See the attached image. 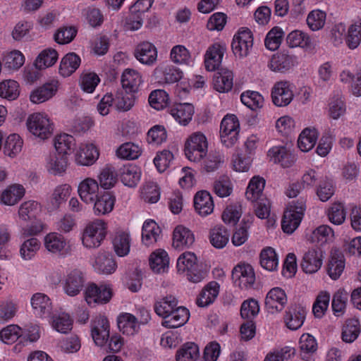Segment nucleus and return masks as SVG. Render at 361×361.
I'll return each instance as SVG.
<instances>
[{
  "mask_svg": "<svg viewBox=\"0 0 361 361\" xmlns=\"http://www.w3.org/2000/svg\"><path fill=\"white\" fill-rule=\"evenodd\" d=\"M40 212L41 204L37 201L27 200L20 204L18 217L20 233L23 237L37 235L44 231V224L39 219Z\"/></svg>",
  "mask_w": 361,
  "mask_h": 361,
  "instance_id": "obj_1",
  "label": "nucleus"
},
{
  "mask_svg": "<svg viewBox=\"0 0 361 361\" xmlns=\"http://www.w3.org/2000/svg\"><path fill=\"white\" fill-rule=\"evenodd\" d=\"M28 133L39 141L51 138L54 132V123L45 112L38 111L30 114L25 121Z\"/></svg>",
  "mask_w": 361,
  "mask_h": 361,
  "instance_id": "obj_2",
  "label": "nucleus"
},
{
  "mask_svg": "<svg viewBox=\"0 0 361 361\" xmlns=\"http://www.w3.org/2000/svg\"><path fill=\"white\" fill-rule=\"evenodd\" d=\"M176 269L179 274L185 275L191 283H200L207 276L206 272L199 268L197 257L190 251L182 253L178 257Z\"/></svg>",
  "mask_w": 361,
  "mask_h": 361,
  "instance_id": "obj_3",
  "label": "nucleus"
},
{
  "mask_svg": "<svg viewBox=\"0 0 361 361\" xmlns=\"http://www.w3.org/2000/svg\"><path fill=\"white\" fill-rule=\"evenodd\" d=\"M208 145L206 135L199 131L195 132L186 137L183 152L188 161L199 163L207 157Z\"/></svg>",
  "mask_w": 361,
  "mask_h": 361,
  "instance_id": "obj_4",
  "label": "nucleus"
},
{
  "mask_svg": "<svg viewBox=\"0 0 361 361\" xmlns=\"http://www.w3.org/2000/svg\"><path fill=\"white\" fill-rule=\"evenodd\" d=\"M107 231L108 224L104 219H96L89 221L81 235L82 245L87 249L99 247L105 239Z\"/></svg>",
  "mask_w": 361,
  "mask_h": 361,
  "instance_id": "obj_5",
  "label": "nucleus"
},
{
  "mask_svg": "<svg viewBox=\"0 0 361 361\" xmlns=\"http://www.w3.org/2000/svg\"><path fill=\"white\" fill-rule=\"evenodd\" d=\"M49 280L54 284L61 281L59 277L56 279L49 276ZM85 281V273L79 268H71L66 271V275L61 280L62 289L64 293L70 297L80 294Z\"/></svg>",
  "mask_w": 361,
  "mask_h": 361,
  "instance_id": "obj_6",
  "label": "nucleus"
},
{
  "mask_svg": "<svg viewBox=\"0 0 361 361\" xmlns=\"http://www.w3.org/2000/svg\"><path fill=\"white\" fill-rule=\"evenodd\" d=\"M114 295L113 286L108 283H89L84 291V299L90 307L108 303Z\"/></svg>",
  "mask_w": 361,
  "mask_h": 361,
  "instance_id": "obj_7",
  "label": "nucleus"
},
{
  "mask_svg": "<svg viewBox=\"0 0 361 361\" xmlns=\"http://www.w3.org/2000/svg\"><path fill=\"white\" fill-rule=\"evenodd\" d=\"M306 209L305 201L300 199L293 201L284 212L281 221L282 230L288 234L293 233L300 226Z\"/></svg>",
  "mask_w": 361,
  "mask_h": 361,
  "instance_id": "obj_8",
  "label": "nucleus"
},
{
  "mask_svg": "<svg viewBox=\"0 0 361 361\" xmlns=\"http://www.w3.org/2000/svg\"><path fill=\"white\" fill-rule=\"evenodd\" d=\"M100 153L98 146L92 141L78 144L73 151V161L78 166H91L99 159Z\"/></svg>",
  "mask_w": 361,
  "mask_h": 361,
  "instance_id": "obj_9",
  "label": "nucleus"
},
{
  "mask_svg": "<svg viewBox=\"0 0 361 361\" xmlns=\"http://www.w3.org/2000/svg\"><path fill=\"white\" fill-rule=\"evenodd\" d=\"M90 336L95 345L102 348L107 344L110 336V322L104 315H98L90 322Z\"/></svg>",
  "mask_w": 361,
  "mask_h": 361,
  "instance_id": "obj_10",
  "label": "nucleus"
},
{
  "mask_svg": "<svg viewBox=\"0 0 361 361\" xmlns=\"http://www.w3.org/2000/svg\"><path fill=\"white\" fill-rule=\"evenodd\" d=\"M271 99L277 107L288 106L294 99V85L286 80L275 82L271 89Z\"/></svg>",
  "mask_w": 361,
  "mask_h": 361,
  "instance_id": "obj_11",
  "label": "nucleus"
},
{
  "mask_svg": "<svg viewBox=\"0 0 361 361\" xmlns=\"http://www.w3.org/2000/svg\"><path fill=\"white\" fill-rule=\"evenodd\" d=\"M240 123L233 114L224 117L220 126V137L222 143L227 147L233 146L238 140Z\"/></svg>",
  "mask_w": 361,
  "mask_h": 361,
  "instance_id": "obj_12",
  "label": "nucleus"
},
{
  "mask_svg": "<svg viewBox=\"0 0 361 361\" xmlns=\"http://www.w3.org/2000/svg\"><path fill=\"white\" fill-rule=\"evenodd\" d=\"M233 284L241 289H249L255 282V274L253 267L245 262H240L232 270Z\"/></svg>",
  "mask_w": 361,
  "mask_h": 361,
  "instance_id": "obj_13",
  "label": "nucleus"
},
{
  "mask_svg": "<svg viewBox=\"0 0 361 361\" xmlns=\"http://www.w3.org/2000/svg\"><path fill=\"white\" fill-rule=\"evenodd\" d=\"M60 86L61 83L57 79L44 82L30 92V102L34 104H40L51 100L57 94Z\"/></svg>",
  "mask_w": 361,
  "mask_h": 361,
  "instance_id": "obj_14",
  "label": "nucleus"
},
{
  "mask_svg": "<svg viewBox=\"0 0 361 361\" xmlns=\"http://www.w3.org/2000/svg\"><path fill=\"white\" fill-rule=\"evenodd\" d=\"M253 45V37L250 29L241 27L233 38L231 47L234 55L238 58L246 57Z\"/></svg>",
  "mask_w": 361,
  "mask_h": 361,
  "instance_id": "obj_15",
  "label": "nucleus"
},
{
  "mask_svg": "<svg viewBox=\"0 0 361 361\" xmlns=\"http://www.w3.org/2000/svg\"><path fill=\"white\" fill-rule=\"evenodd\" d=\"M288 302L286 291L280 287L271 288L267 293L264 299L265 309L269 314L280 313Z\"/></svg>",
  "mask_w": 361,
  "mask_h": 361,
  "instance_id": "obj_16",
  "label": "nucleus"
},
{
  "mask_svg": "<svg viewBox=\"0 0 361 361\" xmlns=\"http://www.w3.org/2000/svg\"><path fill=\"white\" fill-rule=\"evenodd\" d=\"M102 192L99 182L91 177L82 179L78 184L77 193L81 202L86 204L93 203L94 200Z\"/></svg>",
  "mask_w": 361,
  "mask_h": 361,
  "instance_id": "obj_17",
  "label": "nucleus"
},
{
  "mask_svg": "<svg viewBox=\"0 0 361 361\" xmlns=\"http://www.w3.org/2000/svg\"><path fill=\"white\" fill-rule=\"evenodd\" d=\"M307 312V309L300 305L289 306L284 312L283 317L285 326L290 331L299 329L305 322Z\"/></svg>",
  "mask_w": 361,
  "mask_h": 361,
  "instance_id": "obj_18",
  "label": "nucleus"
},
{
  "mask_svg": "<svg viewBox=\"0 0 361 361\" xmlns=\"http://www.w3.org/2000/svg\"><path fill=\"white\" fill-rule=\"evenodd\" d=\"M30 305L35 317L44 319L49 317L52 312V302L45 293H36L30 298Z\"/></svg>",
  "mask_w": 361,
  "mask_h": 361,
  "instance_id": "obj_19",
  "label": "nucleus"
},
{
  "mask_svg": "<svg viewBox=\"0 0 361 361\" xmlns=\"http://www.w3.org/2000/svg\"><path fill=\"white\" fill-rule=\"evenodd\" d=\"M43 245L51 254L64 255L68 253V245L63 235L57 232H50L44 235Z\"/></svg>",
  "mask_w": 361,
  "mask_h": 361,
  "instance_id": "obj_20",
  "label": "nucleus"
},
{
  "mask_svg": "<svg viewBox=\"0 0 361 361\" xmlns=\"http://www.w3.org/2000/svg\"><path fill=\"white\" fill-rule=\"evenodd\" d=\"M324 256L322 252L317 249H311L305 252L302 262L301 269L306 274H314L320 270L322 267Z\"/></svg>",
  "mask_w": 361,
  "mask_h": 361,
  "instance_id": "obj_21",
  "label": "nucleus"
},
{
  "mask_svg": "<svg viewBox=\"0 0 361 361\" xmlns=\"http://www.w3.org/2000/svg\"><path fill=\"white\" fill-rule=\"evenodd\" d=\"M226 50V44L222 42H215L209 47L204 54V66L207 71H214L219 67Z\"/></svg>",
  "mask_w": 361,
  "mask_h": 361,
  "instance_id": "obj_22",
  "label": "nucleus"
},
{
  "mask_svg": "<svg viewBox=\"0 0 361 361\" xmlns=\"http://www.w3.org/2000/svg\"><path fill=\"white\" fill-rule=\"evenodd\" d=\"M269 161L279 164L283 168H289L293 165L295 159L290 151L283 145L271 147L267 152Z\"/></svg>",
  "mask_w": 361,
  "mask_h": 361,
  "instance_id": "obj_23",
  "label": "nucleus"
},
{
  "mask_svg": "<svg viewBox=\"0 0 361 361\" xmlns=\"http://www.w3.org/2000/svg\"><path fill=\"white\" fill-rule=\"evenodd\" d=\"M94 271L102 275L114 274L117 269V263L114 257L109 254L99 252L91 261Z\"/></svg>",
  "mask_w": 361,
  "mask_h": 361,
  "instance_id": "obj_24",
  "label": "nucleus"
},
{
  "mask_svg": "<svg viewBox=\"0 0 361 361\" xmlns=\"http://www.w3.org/2000/svg\"><path fill=\"white\" fill-rule=\"evenodd\" d=\"M195 242V235L191 230L183 226L175 227L172 235V246L177 250L190 247Z\"/></svg>",
  "mask_w": 361,
  "mask_h": 361,
  "instance_id": "obj_25",
  "label": "nucleus"
},
{
  "mask_svg": "<svg viewBox=\"0 0 361 361\" xmlns=\"http://www.w3.org/2000/svg\"><path fill=\"white\" fill-rule=\"evenodd\" d=\"M195 109L190 103H175L169 109V114L182 126H188L192 119Z\"/></svg>",
  "mask_w": 361,
  "mask_h": 361,
  "instance_id": "obj_26",
  "label": "nucleus"
},
{
  "mask_svg": "<svg viewBox=\"0 0 361 361\" xmlns=\"http://www.w3.org/2000/svg\"><path fill=\"white\" fill-rule=\"evenodd\" d=\"M112 245L117 256H127L130 250L131 237L128 229H118L112 235Z\"/></svg>",
  "mask_w": 361,
  "mask_h": 361,
  "instance_id": "obj_27",
  "label": "nucleus"
},
{
  "mask_svg": "<svg viewBox=\"0 0 361 361\" xmlns=\"http://www.w3.org/2000/svg\"><path fill=\"white\" fill-rule=\"evenodd\" d=\"M25 188L21 184L13 183L0 191V204L16 205L25 195Z\"/></svg>",
  "mask_w": 361,
  "mask_h": 361,
  "instance_id": "obj_28",
  "label": "nucleus"
},
{
  "mask_svg": "<svg viewBox=\"0 0 361 361\" xmlns=\"http://www.w3.org/2000/svg\"><path fill=\"white\" fill-rule=\"evenodd\" d=\"M116 197L109 192H102L94 200L92 211L96 216H105L110 214L115 206Z\"/></svg>",
  "mask_w": 361,
  "mask_h": 361,
  "instance_id": "obj_29",
  "label": "nucleus"
},
{
  "mask_svg": "<svg viewBox=\"0 0 361 361\" xmlns=\"http://www.w3.org/2000/svg\"><path fill=\"white\" fill-rule=\"evenodd\" d=\"M116 322L118 330L125 336H133L140 331V323L130 313H120L116 318Z\"/></svg>",
  "mask_w": 361,
  "mask_h": 361,
  "instance_id": "obj_30",
  "label": "nucleus"
},
{
  "mask_svg": "<svg viewBox=\"0 0 361 361\" xmlns=\"http://www.w3.org/2000/svg\"><path fill=\"white\" fill-rule=\"evenodd\" d=\"M220 292L218 282L212 281L207 283L197 296L195 303L200 307H207L213 304Z\"/></svg>",
  "mask_w": 361,
  "mask_h": 361,
  "instance_id": "obj_31",
  "label": "nucleus"
},
{
  "mask_svg": "<svg viewBox=\"0 0 361 361\" xmlns=\"http://www.w3.org/2000/svg\"><path fill=\"white\" fill-rule=\"evenodd\" d=\"M2 66L9 73L18 71L25 63L24 54L18 49L5 51L2 56Z\"/></svg>",
  "mask_w": 361,
  "mask_h": 361,
  "instance_id": "obj_32",
  "label": "nucleus"
},
{
  "mask_svg": "<svg viewBox=\"0 0 361 361\" xmlns=\"http://www.w3.org/2000/svg\"><path fill=\"white\" fill-rule=\"evenodd\" d=\"M121 82L123 89L126 92L135 94L139 91L143 80L140 73L137 71L126 68L121 75Z\"/></svg>",
  "mask_w": 361,
  "mask_h": 361,
  "instance_id": "obj_33",
  "label": "nucleus"
},
{
  "mask_svg": "<svg viewBox=\"0 0 361 361\" xmlns=\"http://www.w3.org/2000/svg\"><path fill=\"white\" fill-rule=\"evenodd\" d=\"M135 56L141 63L151 66L157 61V49L152 43L143 42L136 47Z\"/></svg>",
  "mask_w": 361,
  "mask_h": 361,
  "instance_id": "obj_34",
  "label": "nucleus"
},
{
  "mask_svg": "<svg viewBox=\"0 0 361 361\" xmlns=\"http://www.w3.org/2000/svg\"><path fill=\"white\" fill-rule=\"evenodd\" d=\"M59 59L58 51L51 47L42 49L35 57L33 66L37 71H44L54 66Z\"/></svg>",
  "mask_w": 361,
  "mask_h": 361,
  "instance_id": "obj_35",
  "label": "nucleus"
},
{
  "mask_svg": "<svg viewBox=\"0 0 361 361\" xmlns=\"http://www.w3.org/2000/svg\"><path fill=\"white\" fill-rule=\"evenodd\" d=\"M149 267L154 273L163 274L169 267V256L164 249H157L149 257Z\"/></svg>",
  "mask_w": 361,
  "mask_h": 361,
  "instance_id": "obj_36",
  "label": "nucleus"
},
{
  "mask_svg": "<svg viewBox=\"0 0 361 361\" xmlns=\"http://www.w3.org/2000/svg\"><path fill=\"white\" fill-rule=\"evenodd\" d=\"M194 207L197 214L202 216L212 214L214 204L210 193L206 190L197 192L194 197Z\"/></svg>",
  "mask_w": 361,
  "mask_h": 361,
  "instance_id": "obj_37",
  "label": "nucleus"
},
{
  "mask_svg": "<svg viewBox=\"0 0 361 361\" xmlns=\"http://www.w3.org/2000/svg\"><path fill=\"white\" fill-rule=\"evenodd\" d=\"M24 240L19 247V255L25 262L35 259L41 249L40 240L35 235Z\"/></svg>",
  "mask_w": 361,
  "mask_h": 361,
  "instance_id": "obj_38",
  "label": "nucleus"
},
{
  "mask_svg": "<svg viewBox=\"0 0 361 361\" xmlns=\"http://www.w3.org/2000/svg\"><path fill=\"white\" fill-rule=\"evenodd\" d=\"M169 58L176 65L193 67L195 64V59L190 51L182 44H177L171 48Z\"/></svg>",
  "mask_w": 361,
  "mask_h": 361,
  "instance_id": "obj_39",
  "label": "nucleus"
},
{
  "mask_svg": "<svg viewBox=\"0 0 361 361\" xmlns=\"http://www.w3.org/2000/svg\"><path fill=\"white\" fill-rule=\"evenodd\" d=\"M23 145V139L18 133H11L6 137L4 136V153L6 157L14 159L21 152Z\"/></svg>",
  "mask_w": 361,
  "mask_h": 361,
  "instance_id": "obj_40",
  "label": "nucleus"
},
{
  "mask_svg": "<svg viewBox=\"0 0 361 361\" xmlns=\"http://www.w3.org/2000/svg\"><path fill=\"white\" fill-rule=\"evenodd\" d=\"M297 63L296 57L286 54H274L270 59L268 67L274 72H286Z\"/></svg>",
  "mask_w": 361,
  "mask_h": 361,
  "instance_id": "obj_41",
  "label": "nucleus"
},
{
  "mask_svg": "<svg viewBox=\"0 0 361 361\" xmlns=\"http://www.w3.org/2000/svg\"><path fill=\"white\" fill-rule=\"evenodd\" d=\"M81 63L80 57L75 53L66 54L61 59L59 66V74L63 78L70 77L73 74Z\"/></svg>",
  "mask_w": 361,
  "mask_h": 361,
  "instance_id": "obj_42",
  "label": "nucleus"
},
{
  "mask_svg": "<svg viewBox=\"0 0 361 361\" xmlns=\"http://www.w3.org/2000/svg\"><path fill=\"white\" fill-rule=\"evenodd\" d=\"M190 318L189 310L183 306H177L176 308L161 322L162 326L175 329L183 326Z\"/></svg>",
  "mask_w": 361,
  "mask_h": 361,
  "instance_id": "obj_43",
  "label": "nucleus"
},
{
  "mask_svg": "<svg viewBox=\"0 0 361 361\" xmlns=\"http://www.w3.org/2000/svg\"><path fill=\"white\" fill-rule=\"evenodd\" d=\"M67 166V157L59 153L50 154L46 159L45 168L50 174L61 176L66 172Z\"/></svg>",
  "mask_w": 361,
  "mask_h": 361,
  "instance_id": "obj_44",
  "label": "nucleus"
},
{
  "mask_svg": "<svg viewBox=\"0 0 361 361\" xmlns=\"http://www.w3.org/2000/svg\"><path fill=\"white\" fill-rule=\"evenodd\" d=\"M319 133L314 128H305L298 135L297 145L300 151L308 152L315 146Z\"/></svg>",
  "mask_w": 361,
  "mask_h": 361,
  "instance_id": "obj_45",
  "label": "nucleus"
},
{
  "mask_svg": "<svg viewBox=\"0 0 361 361\" xmlns=\"http://www.w3.org/2000/svg\"><path fill=\"white\" fill-rule=\"evenodd\" d=\"M72 187L68 183L56 186L49 197L48 205L52 209H57L71 196Z\"/></svg>",
  "mask_w": 361,
  "mask_h": 361,
  "instance_id": "obj_46",
  "label": "nucleus"
},
{
  "mask_svg": "<svg viewBox=\"0 0 361 361\" xmlns=\"http://www.w3.org/2000/svg\"><path fill=\"white\" fill-rule=\"evenodd\" d=\"M118 175L121 181L127 187H135L140 182L141 171L140 168L133 164L125 165L120 168Z\"/></svg>",
  "mask_w": 361,
  "mask_h": 361,
  "instance_id": "obj_47",
  "label": "nucleus"
},
{
  "mask_svg": "<svg viewBox=\"0 0 361 361\" xmlns=\"http://www.w3.org/2000/svg\"><path fill=\"white\" fill-rule=\"evenodd\" d=\"M209 239L213 247L222 249L229 241L230 231L223 225H216L210 229Z\"/></svg>",
  "mask_w": 361,
  "mask_h": 361,
  "instance_id": "obj_48",
  "label": "nucleus"
},
{
  "mask_svg": "<svg viewBox=\"0 0 361 361\" xmlns=\"http://www.w3.org/2000/svg\"><path fill=\"white\" fill-rule=\"evenodd\" d=\"M20 83L13 79H5L0 82V97L9 102L16 100L20 95Z\"/></svg>",
  "mask_w": 361,
  "mask_h": 361,
  "instance_id": "obj_49",
  "label": "nucleus"
},
{
  "mask_svg": "<svg viewBox=\"0 0 361 361\" xmlns=\"http://www.w3.org/2000/svg\"><path fill=\"white\" fill-rule=\"evenodd\" d=\"M49 323L54 331L66 334L72 330L73 320L68 313L61 312L54 314L51 317Z\"/></svg>",
  "mask_w": 361,
  "mask_h": 361,
  "instance_id": "obj_50",
  "label": "nucleus"
},
{
  "mask_svg": "<svg viewBox=\"0 0 361 361\" xmlns=\"http://www.w3.org/2000/svg\"><path fill=\"white\" fill-rule=\"evenodd\" d=\"M156 74L161 76L160 82L164 84H173L183 78V71L173 65H167L156 69Z\"/></svg>",
  "mask_w": 361,
  "mask_h": 361,
  "instance_id": "obj_51",
  "label": "nucleus"
},
{
  "mask_svg": "<svg viewBox=\"0 0 361 361\" xmlns=\"http://www.w3.org/2000/svg\"><path fill=\"white\" fill-rule=\"evenodd\" d=\"M161 233L159 225L152 219L145 221L142 228V241L147 245L150 246L154 244Z\"/></svg>",
  "mask_w": 361,
  "mask_h": 361,
  "instance_id": "obj_52",
  "label": "nucleus"
},
{
  "mask_svg": "<svg viewBox=\"0 0 361 361\" xmlns=\"http://www.w3.org/2000/svg\"><path fill=\"white\" fill-rule=\"evenodd\" d=\"M233 85V73L228 69H223L214 77V88L219 92H228Z\"/></svg>",
  "mask_w": 361,
  "mask_h": 361,
  "instance_id": "obj_53",
  "label": "nucleus"
},
{
  "mask_svg": "<svg viewBox=\"0 0 361 361\" xmlns=\"http://www.w3.org/2000/svg\"><path fill=\"white\" fill-rule=\"evenodd\" d=\"M345 257L341 253H331L327 264V274L332 280L340 278L345 269Z\"/></svg>",
  "mask_w": 361,
  "mask_h": 361,
  "instance_id": "obj_54",
  "label": "nucleus"
},
{
  "mask_svg": "<svg viewBox=\"0 0 361 361\" xmlns=\"http://www.w3.org/2000/svg\"><path fill=\"white\" fill-rule=\"evenodd\" d=\"M265 186V180L259 176H253L247 187L245 196L250 202H257L262 195Z\"/></svg>",
  "mask_w": 361,
  "mask_h": 361,
  "instance_id": "obj_55",
  "label": "nucleus"
},
{
  "mask_svg": "<svg viewBox=\"0 0 361 361\" xmlns=\"http://www.w3.org/2000/svg\"><path fill=\"white\" fill-rule=\"evenodd\" d=\"M348 300V292L343 288H340L334 292L331 301V308L334 316L338 317L345 314Z\"/></svg>",
  "mask_w": 361,
  "mask_h": 361,
  "instance_id": "obj_56",
  "label": "nucleus"
},
{
  "mask_svg": "<svg viewBox=\"0 0 361 361\" xmlns=\"http://www.w3.org/2000/svg\"><path fill=\"white\" fill-rule=\"evenodd\" d=\"M176 361H200V348L195 343H186L176 354Z\"/></svg>",
  "mask_w": 361,
  "mask_h": 361,
  "instance_id": "obj_57",
  "label": "nucleus"
},
{
  "mask_svg": "<svg viewBox=\"0 0 361 361\" xmlns=\"http://www.w3.org/2000/svg\"><path fill=\"white\" fill-rule=\"evenodd\" d=\"M334 239V230L327 225H321L312 231L309 240L320 245L331 243Z\"/></svg>",
  "mask_w": 361,
  "mask_h": 361,
  "instance_id": "obj_58",
  "label": "nucleus"
},
{
  "mask_svg": "<svg viewBox=\"0 0 361 361\" xmlns=\"http://www.w3.org/2000/svg\"><path fill=\"white\" fill-rule=\"evenodd\" d=\"M330 299L331 294L328 290H322L318 293L312 305V312L316 318L321 319L325 315L329 306Z\"/></svg>",
  "mask_w": 361,
  "mask_h": 361,
  "instance_id": "obj_59",
  "label": "nucleus"
},
{
  "mask_svg": "<svg viewBox=\"0 0 361 361\" xmlns=\"http://www.w3.org/2000/svg\"><path fill=\"white\" fill-rule=\"evenodd\" d=\"M100 81V78L96 73L91 71H84L80 74L79 85L84 92L92 94L94 92Z\"/></svg>",
  "mask_w": 361,
  "mask_h": 361,
  "instance_id": "obj_60",
  "label": "nucleus"
},
{
  "mask_svg": "<svg viewBox=\"0 0 361 361\" xmlns=\"http://www.w3.org/2000/svg\"><path fill=\"white\" fill-rule=\"evenodd\" d=\"M361 332V325L357 319H348L342 329L341 338L343 341L348 343L354 342Z\"/></svg>",
  "mask_w": 361,
  "mask_h": 361,
  "instance_id": "obj_61",
  "label": "nucleus"
},
{
  "mask_svg": "<svg viewBox=\"0 0 361 361\" xmlns=\"http://www.w3.org/2000/svg\"><path fill=\"white\" fill-rule=\"evenodd\" d=\"M178 306V300L173 295H167L157 301L154 310L157 315L165 320Z\"/></svg>",
  "mask_w": 361,
  "mask_h": 361,
  "instance_id": "obj_62",
  "label": "nucleus"
},
{
  "mask_svg": "<svg viewBox=\"0 0 361 361\" xmlns=\"http://www.w3.org/2000/svg\"><path fill=\"white\" fill-rule=\"evenodd\" d=\"M260 264L264 269L273 271L279 267V257L275 250L271 247H264L259 255Z\"/></svg>",
  "mask_w": 361,
  "mask_h": 361,
  "instance_id": "obj_63",
  "label": "nucleus"
},
{
  "mask_svg": "<svg viewBox=\"0 0 361 361\" xmlns=\"http://www.w3.org/2000/svg\"><path fill=\"white\" fill-rule=\"evenodd\" d=\"M296 122L290 115H283L275 122V129L277 133L283 137H289L294 133Z\"/></svg>",
  "mask_w": 361,
  "mask_h": 361,
  "instance_id": "obj_64",
  "label": "nucleus"
}]
</instances>
